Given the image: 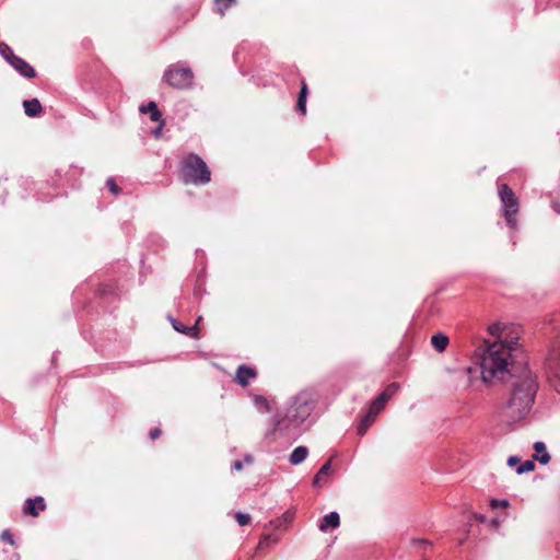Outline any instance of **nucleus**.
Returning a JSON list of instances; mask_svg holds the SVG:
<instances>
[{
	"mask_svg": "<svg viewBox=\"0 0 560 560\" xmlns=\"http://www.w3.org/2000/svg\"><path fill=\"white\" fill-rule=\"evenodd\" d=\"M512 347L503 341L488 345L480 357L485 383L503 381L504 393L497 406L499 418L509 423L525 419L533 409L539 388L536 375L526 363L512 360Z\"/></svg>",
	"mask_w": 560,
	"mask_h": 560,
	"instance_id": "obj_1",
	"label": "nucleus"
},
{
	"mask_svg": "<svg viewBox=\"0 0 560 560\" xmlns=\"http://www.w3.org/2000/svg\"><path fill=\"white\" fill-rule=\"evenodd\" d=\"M319 395L314 389H304L292 396L284 411L270 419L269 432L281 438L296 440L301 434V425L311 417L317 407Z\"/></svg>",
	"mask_w": 560,
	"mask_h": 560,
	"instance_id": "obj_2",
	"label": "nucleus"
},
{
	"mask_svg": "<svg viewBox=\"0 0 560 560\" xmlns=\"http://www.w3.org/2000/svg\"><path fill=\"white\" fill-rule=\"evenodd\" d=\"M179 171L186 184L205 185L211 179V173L206 162L195 153H189L180 162Z\"/></svg>",
	"mask_w": 560,
	"mask_h": 560,
	"instance_id": "obj_3",
	"label": "nucleus"
},
{
	"mask_svg": "<svg viewBox=\"0 0 560 560\" xmlns=\"http://www.w3.org/2000/svg\"><path fill=\"white\" fill-rule=\"evenodd\" d=\"M400 388L399 383L393 382L375 398L371 401L369 409L362 416L361 421L357 428L359 435H364L369 428L373 424L380 412L386 407L389 399Z\"/></svg>",
	"mask_w": 560,
	"mask_h": 560,
	"instance_id": "obj_4",
	"label": "nucleus"
},
{
	"mask_svg": "<svg viewBox=\"0 0 560 560\" xmlns=\"http://www.w3.org/2000/svg\"><path fill=\"white\" fill-rule=\"evenodd\" d=\"M194 79L192 70L182 61L166 67L162 75V81L176 90L190 89L194 84Z\"/></svg>",
	"mask_w": 560,
	"mask_h": 560,
	"instance_id": "obj_5",
	"label": "nucleus"
},
{
	"mask_svg": "<svg viewBox=\"0 0 560 560\" xmlns=\"http://www.w3.org/2000/svg\"><path fill=\"white\" fill-rule=\"evenodd\" d=\"M498 195L502 203V212L506 224L512 229H517L518 201L514 191L508 184H502L498 188Z\"/></svg>",
	"mask_w": 560,
	"mask_h": 560,
	"instance_id": "obj_6",
	"label": "nucleus"
},
{
	"mask_svg": "<svg viewBox=\"0 0 560 560\" xmlns=\"http://www.w3.org/2000/svg\"><path fill=\"white\" fill-rule=\"evenodd\" d=\"M545 369L549 385L560 394V343L552 346L549 350Z\"/></svg>",
	"mask_w": 560,
	"mask_h": 560,
	"instance_id": "obj_7",
	"label": "nucleus"
},
{
	"mask_svg": "<svg viewBox=\"0 0 560 560\" xmlns=\"http://www.w3.org/2000/svg\"><path fill=\"white\" fill-rule=\"evenodd\" d=\"M10 66L23 78L34 79L36 77L35 69L23 58L16 57Z\"/></svg>",
	"mask_w": 560,
	"mask_h": 560,
	"instance_id": "obj_8",
	"label": "nucleus"
},
{
	"mask_svg": "<svg viewBox=\"0 0 560 560\" xmlns=\"http://www.w3.org/2000/svg\"><path fill=\"white\" fill-rule=\"evenodd\" d=\"M339 525H340L339 514L335 511H331L322 518V521L318 525V528L320 532L326 533L329 529H335V528L339 527Z\"/></svg>",
	"mask_w": 560,
	"mask_h": 560,
	"instance_id": "obj_9",
	"label": "nucleus"
},
{
	"mask_svg": "<svg viewBox=\"0 0 560 560\" xmlns=\"http://www.w3.org/2000/svg\"><path fill=\"white\" fill-rule=\"evenodd\" d=\"M256 377V371L253 368L246 365H240L236 371V382L245 387L249 383V378Z\"/></svg>",
	"mask_w": 560,
	"mask_h": 560,
	"instance_id": "obj_10",
	"label": "nucleus"
},
{
	"mask_svg": "<svg viewBox=\"0 0 560 560\" xmlns=\"http://www.w3.org/2000/svg\"><path fill=\"white\" fill-rule=\"evenodd\" d=\"M26 508L24 512L32 516H37L39 511H44L46 508L45 500L43 497H35L34 499H27Z\"/></svg>",
	"mask_w": 560,
	"mask_h": 560,
	"instance_id": "obj_11",
	"label": "nucleus"
},
{
	"mask_svg": "<svg viewBox=\"0 0 560 560\" xmlns=\"http://www.w3.org/2000/svg\"><path fill=\"white\" fill-rule=\"evenodd\" d=\"M533 447L535 451V454L533 455L535 460H537L541 465H546L550 462L551 457L544 442L537 441L534 443Z\"/></svg>",
	"mask_w": 560,
	"mask_h": 560,
	"instance_id": "obj_12",
	"label": "nucleus"
},
{
	"mask_svg": "<svg viewBox=\"0 0 560 560\" xmlns=\"http://www.w3.org/2000/svg\"><path fill=\"white\" fill-rule=\"evenodd\" d=\"M25 115L28 117H37L43 110L42 104L37 98L25 100L23 102Z\"/></svg>",
	"mask_w": 560,
	"mask_h": 560,
	"instance_id": "obj_13",
	"label": "nucleus"
},
{
	"mask_svg": "<svg viewBox=\"0 0 560 560\" xmlns=\"http://www.w3.org/2000/svg\"><path fill=\"white\" fill-rule=\"evenodd\" d=\"M308 456V448L306 446L300 445L296 446L289 456V462L291 465H300L302 464Z\"/></svg>",
	"mask_w": 560,
	"mask_h": 560,
	"instance_id": "obj_14",
	"label": "nucleus"
},
{
	"mask_svg": "<svg viewBox=\"0 0 560 560\" xmlns=\"http://www.w3.org/2000/svg\"><path fill=\"white\" fill-rule=\"evenodd\" d=\"M170 320H171L173 328L176 331L185 334V335H189V336H196L197 329H198L197 325H198V322L200 320V317L197 319V322L195 323L194 326H185L184 324H182L180 322L176 320L173 317H171Z\"/></svg>",
	"mask_w": 560,
	"mask_h": 560,
	"instance_id": "obj_15",
	"label": "nucleus"
},
{
	"mask_svg": "<svg viewBox=\"0 0 560 560\" xmlns=\"http://www.w3.org/2000/svg\"><path fill=\"white\" fill-rule=\"evenodd\" d=\"M141 113H149L150 119L154 122H159L162 118V114L159 110V107L155 102H149L147 105L140 106Z\"/></svg>",
	"mask_w": 560,
	"mask_h": 560,
	"instance_id": "obj_16",
	"label": "nucleus"
},
{
	"mask_svg": "<svg viewBox=\"0 0 560 560\" xmlns=\"http://www.w3.org/2000/svg\"><path fill=\"white\" fill-rule=\"evenodd\" d=\"M431 345L438 352H444L448 345V337L442 332L431 337Z\"/></svg>",
	"mask_w": 560,
	"mask_h": 560,
	"instance_id": "obj_17",
	"label": "nucleus"
},
{
	"mask_svg": "<svg viewBox=\"0 0 560 560\" xmlns=\"http://www.w3.org/2000/svg\"><path fill=\"white\" fill-rule=\"evenodd\" d=\"M330 468H331V462L330 460L326 462L319 468V470L316 472V475L313 478V481H312L313 487H315V488H320L322 487V485H323L322 480H323V478H325V477H327L329 475Z\"/></svg>",
	"mask_w": 560,
	"mask_h": 560,
	"instance_id": "obj_18",
	"label": "nucleus"
},
{
	"mask_svg": "<svg viewBox=\"0 0 560 560\" xmlns=\"http://www.w3.org/2000/svg\"><path fill=\"white\" fill-rule=\"evenodd\" d=\"M307 85L305 82H302V86L298 96L296 102V110L301 113L302 115L306 114V98H307Z\"/></svg>",
	"mask_w": 560,
	"mask_h": 560,
	"instance_id": "obj_19",
	"label": "nucleus"
},
{
	"mask_svg": "<svg viewBox=\"0 0 560 560\" xmlns=\"http://www.w3.org/2000/svg\"><path fill=\"white\" fill-rule=\"evenodd\" d=\"M0 55L9 65L18 57L14 55L12 48L5 43H0Z\"/></svg>",
	"mask_w": 560,
	"mask_h": 560,
	"instance_id": "obj_20",
	"label": "nucleus"
},
{
	"mask_svg": "<svg viewBox=\"0 0 560 560\" xmlns=\"http://www.w3.org/2000/svg\"><path fill=\"white\" fill-rule=\"evenodd\" d=\"M236 0H215V10L220 14H224L225 10L232 7Z\"/></svg>",
	"mask_w": 560,
	"mask_h": 560,
	"instance_id": "obj_21",
	"label": "nucleus"
},
{
	"mask_svg": "<svg viewBox=\"0 0 560 560\" xmlns=\"http://www.w3.org/2000/svg\"><path fill=\"white\" fill-rule=\"evenodd\" d=\"M535 469V463L533 460H525L516 469V474L517 475H522V474H525V472H529V471H533Z\"/></svg>",
	"mask_w": 560,
	"mask_h": 560,
	"instance_id": "obj_22",
	"label": "nucleus"
},
{
	"mask_svg": "<svg viewBox=\"0 0 560 560\" xmlns=\"http://www.w3.org/2000/svg\"><path fill=\"white\" fill-rule=\"evenodd\" d=\"M254 404L258 408H265L266 410H269V402L264 396H255Z\"/></svg>",
	"mask_w": 560,
	"mask_h": 560,
	"instance_id": "obj_23",
	"label": "nucleus"
},
{
	"mask_svg": "<svg viewBox=\"0 0 560 560\" xmlns=\"http://www.w3.org/2000/svg\"><path fill=\"white\" fill-rule=\"evenodd\" d=\"M235 520L237 521L240 526H245V525L249 524L250 516L248 514H244V513L237 512L235 514Z\"/></svg>",
	"mask_w": 560,
	"mask_h": 560,
	"instance_id": "obj_24",
	"label": "nucleus"
},
{
	"mask_svg": "<svg viewBox=\"0 0 560 560\" xmlns=\"http://www.w3.org/2000/svg\"><path fill=\"white\" fill-rule=\"evenodd\" d=\"M106 186L114 195H117L120 190L113 177L107 178Z\"/></svg>",
	"mask_w": 560,
	"mask_h": 560,
	"instance_id": "obj_25",
	"label": "nucleus"
},
{
	"mask_svg": "<svg viewBox=\"0 0 560 560\" xmlns=\"http://www.w3.org/2000/svg\"><path fill=\"white\" fill-rule=\"evenodd\" d=\"M114 287L112 284H101L98 288V293L103 296L109 295L114 293Z\"/></svg>",
	"mask_w": 560,
	"mask_h": 560,
	"instance_id": "obj_26",
	"label": "nucleus"
},
{
	"mask_svg": "<svg viewBox=\"0 0 560 560\" xmlns=\"http://www.w3.org/2000/svg\"><path fill=\"white\" fill-rule=\"evenodd\" d=\"M501 324L494 323L488 327V330L491 335L498 336L499 338H502V331H501Z\"/></svg>",
	"mask_w": 560,
	"mask_h": 560,
	"instance_id": "obj_27",
	"label": "nucleus"
},
{
	"mask_svg": "<svg viewBox=\"0 0 560 560\" xmlns=\"http://www.w3.org/2000/svg\"><path fill=\"white\" fill-rule=\"evenodd\" d=\"M490 505L491 508L493 509H498V508H506L509 505V501L506 499H492L490 501Z\"/></svg>",
	"mask_w": 560,
	"mask_h": 560,
	"instance_id": "obj_28",
	"label": "nucleus"
},
{
	"mask_svg": "<svg viewBox=\"0 0 560 560\" xmlns=\"http://www.w3.org/2000/svg\"><path fill=\"white\" fill-rule=\"evenodd\" d=\"M1 538L3 541H7L8 544H10L12 546L15 544L14 538L9 529L3 530Z\"/></svg>",
	"mask_w": 560,
	"mask_h": 560,
	"instance_id": "obj_29",
	"label": "nucleus"
},
{
	"mask_svg": "<svg viewBox=\"0 0 560 560\" xmlns=\"http://www.w3.org/2000/svg\"><path fill=\"white\" fill-rule=\"evenodd\" d=\"M243 467H244V465H243V460L237 459V460H235V462L232 464V466H231V470H232V471H240V470H242V469H243Z\"/></svg>",
	"mask_w": 560,
	"mask_h": 560,
	"instance_id": "obj_30",
	"label": "nucleus"
},
{
	"mask_svg": "<svg viewBox=\"0 0 560 560\" xmlns=\"http://www.w3.org/2000/svg\"><path fill=\"white\" fill-rule=\"evenodd\" d=\"M160 434H161V430L158 428L150 430V433H149L150 439H152V440H155L156 438H159Z\"/></svg>",
	"mask_w": 560,
	"mask_h": 560,
	"instance_id": "obj_31",
	"label": "nucleus"
},
{
	"mask_svg": "<svg viewBox=\"0 0 560 560\" xmlns=\"http://www.w3.org/2000/svg\"><path fill=\"white\" fill-rule=\"evenodd\" d=\"M518 462H520V458L516 457V456H511V457L508 458V465L510 467L515 466Z\"/></svg>",
	"mask_w": 560,
	"mask_h": 560,
	"instance_id": "obj_32",
	"label": "nucleus"
},
{
	"mask_svg": "<svg viewBox=\"0 0 560 560\" xmlns=\"http://www.w3.org/2000/svg\"><path fill=\"white\" fill-rule=\"evenodd\" d=\"M412 544H424V545H431V541L427 539H412Z\"/></svg>",
	"mask_w": 560,
	"mask_h": 560,
	"instance_id": "obj_33",
	"label": "nucleus"
},
{
	"mask_svg": "<svg viewBox=\"0 0 560 560\" xmlns=\"http://www.w3.org/2000/svg\"><path fill=\"white\" fill-rule=\"evenodd\" d=\"M254 462V457L252 455H245L244 459H243V464L244 463H247V464H252Z\"/></svg>",
	"mask_w": 560,
	"mask_h": 560,
	"instance_id": "obj_34",
	"label": "nucleus"
},
{
	"mask_svg": "<svg viewBox=\"0 0 560 560\" xmlns=\"http://www.w3.org/2000/svg\"><path fill=\"white\" fill-rule=\"evenodd\" d=\"M475 518H476L478 522H481V523H483V522L486 521V517H485V515H482V514H476V515H475Z\"/></svg>",
	"mask_w": 560,
	"mask_h": 560,
	"instance_id": "obj_35",
	"label": "nucleus"
},
{
	"mask_svg": "<svg viewBox=\"0 0 560 560\" xmlns=\"http://www.w3.org/2000/svg\"><path fill=\"white\" fill-rule=\"evenodd\" d=\"M553 210L560 214V203L559 202H553V206H552Z\"/></svg>",
	"mask_w": 560,
	"mask_h": 560,
	"instance_id": "obj_36",
	"label": "nucleus"
},
{
	"mask_svg": "<svg viewBox=\"0 0 560 560\" xmlns=\"http://www.w3.org/2000/svg\"><path fill=\"white\" fill-rule=\"evenodd\" d=\"M160 129H161V127H159L156 130H154V135L160 133Z\"/></svg>",
	"mask_w": 560,
	"mask_h": 560,
	"instance_id": "obj_37",
	"label": "nucleus"
}]
</instances>
